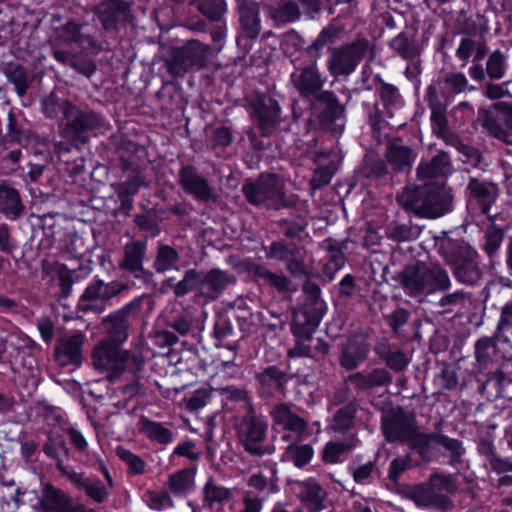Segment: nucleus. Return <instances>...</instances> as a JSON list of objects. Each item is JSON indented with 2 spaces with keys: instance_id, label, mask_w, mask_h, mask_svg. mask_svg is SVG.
I'll return each instance as SVG.
<instances>
[{
  "instance_id": "obj_1",
  "label": "nucleus",
  "mask_w": 512,
  "mask_h": 512,
  "mask_svg": "<svg viewBox=\"0 0 512 512\" xmlns=\"http://www.w3.org/2000/svg\"><path fill=\"white\" fill-rule=\"evenodd\" d=\"M434 240L438 253L453 267L454 274L460 282L475 284L481 278L477 251L469 244L451 238L445 231L435 235Z\"/></svg>"
},
{
  "instance_id": "obj_2",
  "label": "nucleus",
  "mask_w": 512,
  "mask_h": 512,
  "mask_svg": "<svg viewBox=\"0 0 512 512\" xmlns=\"http://www.w3.org/2000/svg\"><path fill=\"white\" fill-rule=\"evenodd\" d=\"M401 283L405 293L412 297L443 292L451 286L447 271L438 264L406 267L402 272Z\"/></svg>"
},
{
  "instance_id": "obj_3",
  "label": "nucleus",
  "mask_w": 512,
  "mask_h": 512,
  "mask_svg": "<svg viewBox=\"0 0 512 512\" xmlns=\"http://www.w3.org/2000/svg\"><path fill=\"white\" fill-rule=\"evenodd\" d=\"M92 363L97 370L107 373L110 377H116L125 370H140L143 360L137 355H131L120 345L102 340L93 350Z\"/></svg>"
},
{
  "instance_id": "obj_4",
  "label": "nucleus",
  "mask_w": 512,
  "mask_h": 512,
  "mask_svg": "<svg viewBox=\"0 0 512 512\" xmlns=\"http://www.w3.org/2000/svg\"><path fill=\"white\" fill-rule=\"evenodd\" d=\"M56 106H59L64 115L65 126L62 134L72 143L84 142L86 130L94 128L99 122L96 114L81 112L68 101L59 103L53 94L44 102V112L47 116H54Z\"/></svg>"
},
{
  "instance_id": "obj_5",
  "label": "nucleus",
  "mask_w": 512,
  "mask_h": 512,
  "mask_svg": "<svg viewBox=\"0 0 512 512\" xmlns=\"http://www.w3.org/2000/svg\"><path fill=\"white\" fill-rule=\"evenodd\" d=\"M235 428L240 443L248 453L257 456L271 453V449L265 444L268 425L262 417L246 415L238 421Z\"/></svg>"
},
{
  "instance_id": "obj_6",
  "label": "nucleus",
  "mask_w": 512,
  "mask_h": 512,
  "mask_svg": "<svg viewBox=\"0 0 512 512\" xmlns=\"http://www.w3.org/2000/svg\"><path fill=\"white\" fill-rule=\"evenodd\" d=\"M456 491V486L450 476L435 474L429 482L415 487L411 492V499L422 507H446L449 504L448 496Z\"/></svg>"
},
{
  "instance_id": "obj_7",
  "label": "nucleus",
  "mask_w": 512,
  "mask_h": 512,
  "mask_svg": "<svg viewBox=\"0 0 512 512\" xmlns=\"http://www.w3.org/2000/svg\"><path fill=\"white\" fill-rule=\"evenodd\" d=\"M243 191L251 204L276 209L285 204L283 181L276 175H263L256 183L245 185Z\"/></svg>"
},
{
  "instance_id": "obj_8",
  "label": "nucleus",
  "mask_w": 512,
  "mask_h": 512,
  "mask_svg": "<svg viewBox=\"0 0 512 512\" xmlns=\"http://www.w3.org/2000/svg\"><path fill=\"white\" fill-rule=\"evenodd\" d=\"M126 289V285L102 280L95 281L87 286L79 300V308L82 311H104L106 302L119 295Z\"/></svg>"
},
{
  "instance_id": "obj_9",
  "label": "nucleus",
  "mask_w": 512,
  "mask_h": 512,
  "mask_svg": "<svg viewBox=\"0 0 512 512\" xmlns=\"http://www.w3.org/2000/svg\"><path fill=\"white\" fill-rule=\"evenodd\" d=\"M367 49L368 43L365 41H358L345 47L333 49L328 62L330 72L335 76L352 73Z\"/></svg>"
},
{
  "instance_id": "obj_10",
  "label": "nucleus",
  "mask_w": 512,
  "mask_h": 512,
  "mask_svg": "<svg viewBox=\"0 0 512 512\" xmlns=\"http://www.w3.org/2000/svg\"><path fill=\"white\" fill-rule=\"evenodd\" d=\"M139 304V300H134L103 320L102 324L106 334L104 340L121 345L128 339L129 317Z\"/></svg>"
},
{
  "instance_id": "obj_11",
  "label": "nucleus",
  "mask_w": 512,
  "mask_h": 512,
  "mask_svg": "<svg viewBox=\"0 0 512 512\" xmlns=\"http://www.w3.org/2000/svg\"><path fill=\"white\" fill-rule=\"evenodd\" d=\"M413 428V420L401 409L390 410L383 416L382 429L388 441H406Z\"/></svg>"
},
{
  "instance_id": "obj_12",
  "label": "nucleus",
  "mask_w": 512,
  "mask_h": 512,
  "mask_svg": "<svg viewBox=\"0 0 512 512\" xmlns=\"http://www.w3.org/2000/svg\"><path fill=\"white\" fill-rule=\"evenodd\" d=\"M345 126L344 107L330 92L322 93V130L340 134Z\"/></svg>"
},
{
  "instance_id": "obj_13",
  "label": "nucleus",
  "mask_w": 512,
  "mask_h": 512,
  "mask_svg": "<svg viewBox=\"0 0 512 512\" xmlns=\"http://www.w3.org/2000/svg\"><path fill=\"white\" fill-rule=\"evenodd\" d=\"M199 294L209 299H216L230 284L234 277L220 269L198 271Z\"/></svg>"
},
{
  "instance_id": "obj_14",
  "label": "nucleus",
  "mask_w": 512,
  "mask_h": 512,
  "mask_svg": "<svg viewBox=\"0 0 512 512\" xmlns=\"http://www.w3.org/2000/svg\"><path fill=\"white\" fill-rule=\"evenodd\" d=\"M270 416L273 426H279L300 438L307 434L306 421L294 413L287 404L275 405L270 411Z\"/></svg>"
},
{
  "instance_id": "obj_15",
  "label": "nucleus",
  "mask_w": 512,
  "mask_h": 512,
  "mask_svg": "<svg viewBox=\"0 0 512 512\" xmlns=\"http://www.w3.org/2000/svg\"><path fill=\"white\" fill-rule=\"evenodd\" d=\"M83 341L84 334L80 332L62 337L55 348V356L58 363L62 366L80 363Z\"/></svg>"
},
{
  "instance_id": "obj_16",
  "label": "nucleus",
  "mask_w": 512,
  "mask_h": 512,
  "mask_svg": "<svg viewBox=\"0 0 512 512\" xmlns=\"http://www.w3.org/2000/svg\"><path fill=\"white\" fill-rule=\"evenodd\" d=\"M38 504L42 510L51 512H71L75 506L67 493L50 483L44 484Z\"/></svg>"
},
{
  "instance_id": "obj_17",
  "label": "nucleus",
  "mask_w": 512,
  "mask_h": 512,
  "mask_svg": "<svg viewBox=\"0 0 512 512\" xmlns=\"http://www.w3.org/2000/svg\"><path fill=\"white\" fill-rule=\"evenodd\" d=\"M451 195L444 188L425 183L424 206L425 209L436 210L432 214H421L428 218H438L447 213L451 207Z\"/></svg>"
},
{
  "instance_id": "obj_18",
  "label": "nucleus",
  "mask_w": 512,
  "mask_h": 512,
  "mask_svg": "<svg viewBox=\"0 0 512 512\" xmlns=\"http://www.w3.org/2000/svg\"><path fill=\"white\" fill-rule=\"evenodd\" d=\"M180 182L187 192L199 199L208 200L214 197L213 189L207 181L191 167H185L181 170Z\"/></svg>"
},
{
  "instance_id": "obj_19",
  "label": "nucleus",
  "mask_w": 512,
  "mask_h": 512,
  "mask_svg": "<svg viewBox=\"0 0 512 512\" xmlns=\"http://www.w3.org/2000/svg\"><path fill=\"white\" fill-rule=\"evenodd\" d=\"M469 197L481 206L483 214H487L497 197V187L491 182L471 178L467 187Z\"/></svg>"
},
{
  "instance_id": "obj_20",
  "label": "nucleus",
  "mask_w": 512,
  "mask_h": 512,
  "mask_svg": "<svg viewBox=\"0 0 512 512\" xmlns=\"http://www.w3.org/2000/svg\"><path fill=\"white\" fill-rule=\"evenodd\" d=\"M450 158L447 153L441 152L429 161H422L417 169L418 180L426 184L439 176H443L450 170Z\"/></svg>"
},
{
  "instance_id": "obj_21",
  "label": "nucleus",
  "mask_w": 512,
  "mask_h": 512,
  "mask_svg": "<svg viewBox=\"0 0 512 512\" xmlns=\"http://www.w3.org/2000/svg\"><path fill=\"white\" fill-rule=\"evenodd\" d=\"M482 126L496 139L512 145V108L504 113V126L483 110Z\"/></svg>"
},
{
  "instance_id": "obj_22",
  "label": "nucleus",
  "mask_w": 512,
  "mask_h": 512,
  "mask_svg": "<svg viewBox=\"0 0 512 512\" xmlns=\"http://www.w3.org/2000/svg\"><path fill=\"white\" fill-rule=\"evenodd\" d=\"M295 493L309 512L320 511V486L315 478L297 481L293 487Z\"/></svg>"
},
{
  "instance_id": "obj_23",
  "label": "nucleus",
  "mask_w": 512,
  "mask_h": 512,
  "mask_svg": "<svg viewBox=\"0 0 512 512\" xmlns=\"http://www.w3.org/2000/svg\"><path fill=\"white\" fill-rule=\"evenodd\" d=\"M425 183L423 186L406 187L397 197L398 203L408 211H412L418 215L432 214L436 210L425 209L424 206Z\"/></svg>"
},
{
  "instance_id": "obj_24",
  "label": "nucleus",
  "mask_w": 512,
  "mask_h": 512,
  "mask_svg": "<svg viewBox=\"0 0 512 512\" xmlns=\"http://www.w3.org/2000/svg\"><path fill=\"white\" fill-rule=\"evenodd\" d=\"M259 125L264 133H269L270 129L278 122L280 106L269 96H262L258 100L255 108Z\"/></svg>"
},
{
  "instance_id": "obj_25",
  "label": "nucleus",
  "mask_w": 512,
  "mask_h": 512,
  "mask_svg": "<svg viewBox=\"0 0 512 512\" xmlns=\"http://www.w3.org/2000/svg\"><path fill=\"white\" fill-rule=\"evenodd\" d=\"M146 253V243L132 240L124 246L123 260L119 266L121 269L137 273L143 269V259Z\"/></svg>"
},
{
  "instance_id": "obj_26",
  "label": "nucleus",
  "mask_w": 512,
  "mask_h": 512,
  "mask_svg": "<svg viewBox=\"0 0 512 512\" xmlns=\"http://www.w3.org/2000/svg\"><path fill=\"white\" fill-rule=\"evenodd\" d=\"M391 381L389 372L385 369H374L371 372H358L348 377V383L356 389L366 390L381 386Z\"/></svg>"
},
{
  "instance_id": "obj_27",
  "label": "nucleus",
  "mask_w": 512,
  "mask_h": 512,
  "mask_svg": "<svg viewBox=\"0 0 512 512\" xmlns=\"http://www.w3.org/2000/svg\"><path fill=\"white\" fill-rule=\"evenodd\" d=\"M368 354V345L363 337H356L349 340L343 348L341 365L346 369H354L362 363Z\"/></svg>"
},
{
  "instance_id": "obj_28",
  "label": "nucleus",
  "mask_w": 512,
  "mask_h": 512,
  "mask_svg": "<svg viewBox=\"0 0 512 512\" xmlns=\"http://www.w3.org/2000/svg\"><path fill=\"white\" fill-rule=\"evenodd\" d=\"M386 157L394 169L403 171L410 169L416 158V154L407 146L392 143L387 149Z\"/></svg>"
},
{
  "instance_id": "obj_29",
  "label": "nucleus",
  "mask_w": 512,
  "mask_h": 512,
  "mask_svg": "<svg viewBox=\"0 0 512 512\" xmlns=\"http://www.w3.org/2000/svg\"><path fill=\"white\" fill-rule=\"evenodd\" d=\"M138 429L149 440L159 444H168L172 441V433L163 424L149 420L147 417L142 416L138 421Z\"/></svg>"
},
{
  "instance_id": "obj_30",
  "label": "nucleus",
  "mask_w": 512,
  "mask_h": 512,
  "mask_svg": "<svg viewBox=\"0 0 512 512\" xmlns=\"http://www.w3.org/2000/svg\"><path fill=\"white\" fill-rule=\"evenodd\" d=\"M23 209L19 193L9 186L0 185V212L7 217L16 218Z\"/></svg>"
},
{
  "instance_id": "obj_31",
  "label": "nucleus",
  "mask_w": 512,
  "mask_h": 512,
  "mask_svg": "<svg viewBox=\"0 0 512 512\" xmlns=\"http://www.w3.org/2000/svg\"><path fill=\"white\" fill-rule=\"evenodd\" d=\"M296 86L303 96L315 100L319 99L320 86L316 68L307 67L303 69L299 78L296 80Z\"/></svg>"
},
{
  "instance_id": "obj_32",
  "label": "nucleus",
  "mask_w": 512,
  "mask_h": 512,
  "mask_svg": "<svg viewBox=\"0 0 512 512\" xmlns=\"http://www.w3.org/2000/svg\"><path fill=\"white\" fill-rule=\"evenodd\" d=\"M232 492L230 489L208 480L203 488V503L209 508H217L230 501Z\"/></svg>"
},
{
  "instance_id": "obj_33",
  "label": "nucleus",
  "mask_w": 512,
  "mask_h": 512,
  "mask_svg": "<svg viewBox=\"0 0 512 512\" xmlns=\"http://www.w3.org/2000/svg\"><path fill=\"white\" fill-rule=\"evenodd\" d=\"M126 5L121 0H108L97 7V14L104 29H113L120 13H125Z\"/></svg>"
},
{
  "instance_id": "obj_34",
  "label": "nucleus",
  "mask_w": 512,
  "mask_h": 512,
  "mask_svg": "<svg viewBox=\"0 0 512 512\" xmlns=\"http://www.w3.org/2000/svg\"><path fill=\"white\" fill-rule=\"evenodd\" d=\"M195 472L192 469H183L171 474L167 485L175 495L184 494L193 489Z\"/></svg>"
},
{
  "instance_id": "obj_35",
  "label": "nucleus",
  "mask_w": 512,
  "mask_h": 512,
  "mask_svg": "<svg viewBox=\"0 0 512 512\" xmlns=\"http://www.w3.org/2000/svg\"><path fill=\"white\" fill-rule=\"evenodd\" d=\"M388 238L397 242L416 240L421 234V228L411 223H392L388 226Z\"/></svg>"
},
{
  "instance_id": "obj_36",
  "label": "nucleus",
  "mask_w": 512,
  "mask_h": 512,
  "mask_svg": "<svg viewBox=\"0 0 512 512\" xmlns=\"http://www.w3.org/2000/svg\"><path fill=\"white\" fill-rule=\"evenodd\" d=\"M391 47L406 60L414 59L420 53L419 45L415 39L404 33H400L391 41Z\"/></svg>"
},
{
  "instance_id": "obj_37",
  "label": "nucleus",
  "mask_w": 512,
  "mask_h": 512,
  "mask_svg": "<svg viewBox=\"0 0 512 512\" xmlns=\"http://www.w3.org/2000/svg\"><path fill=\"white\" fill-rule=\"evenodd\" d=\"M265 11L270 18L279 23L294 21L299 16V8L292 0H283L279 8L267 6Z\"/></svg>"
},
{
  "instance_id": "obj_38",
  "label": "nucleus",
  "mask_w": 512,
  "mask_h": 512,
  "mask_svg": "<svg viewBox=\"0 0 512 512\" xmlns=\"http://www.w3.org/2000/svg\"><path fill=\"white\" fill-rule=\"evenodd\" d=\"M178 260L179 255L174 248L168 245H159L154 261V268L157 272L163 273L176 268Z\"/></svg>"
},
{
  "instance_id": "obj_39",
  "label": "nucleus",
  "mask_w": 512,
  "mask_h": 512,
  "mask_svg": "<svg viewBox=\"0 0 512 512\" xmlns=\"http://www.w3.org/2000/svg\"><path fill=\"white\" fill-rule=\"evenodd\" d=\"M240 21L248 37L255 38L259 34L260 21L255 4L246 5L240 9Z\"/></svg>"
},
{
  "instance_id": "obj_40",
  "label": "nucleus",
  "mask_w": 512,
  "mask_h": 512,
  "mask_svg": "<svg viewBox=\"0 0 512 512\" xmlns=\"http://www.w3.org/2000/svg\"><path fill=\"white\" fill-rule=\"evenodd\" d=\"M313 457V449L310 445L291 444L286 448L284 458L291 461L297 467L306 465Z\"/></svg>"
},
{
  "instance_id": "obj_41",
  "label": "nucleus",
  "mask_w": 512,
  "mask_h": 512,
  "mask_svg": "<svg viewBox=\"0 0 512 512\" xmlns=\"http://www.w3.org/2000/svg\"><path fill=\"white\" fill-rule=\"evenodd\" d=\"M341 160V152L337 147L332 148L328 154L322 151V184L329 182L338 169Z\"/></svg>"
},
{
  "instance_id": "obj_42",
  "label": "nucleus",
  "mask_w": 512,
  "mask_h": 512,
  "mask_svg": "<svg viewBox=\"0 0 512 512\" xmlns=\"http://www.w3.org/2000/svg\"><path fill=\"white\" fill-rule=\"evenodd\" d=\"M454 146L463 156V162L470 163L472 166L479 169H484L488 165L478 149L460 141H455Z\"/></svg>"
},
{
  "instance_id": "obj_43",
  "label": "nucleus",
  "mask_w": 512,
  "mask_h": 512,
  "mask_svg": "<svg viewBox=\"0 0 512 512\" xmlns=\"http://www.w3.org/2000/svg\"><path fill=\"white\" fill-rule=\"evenodd\" d=\"M180 49L182 51V55L186 56L193 66L201 65L205 61L208 53V48L198 40H191Z\"/></svg>"
},
{
  "instance_id": "obj_44",
  "label": "nucleus",
  "mask_w": 512,
  "mask_h": 512,
  "mask_svg": "<svg viewBox=\"0 0 512 512\" xmlns=\"http://www.w3.org/2000/svg\"><path fill=\"white\" fill-rule=\"evenodd\" d=\"M486 71L491 79H501L506 72V58L500 51L492 52L487 60Z\"/></svg>"
},
{
  "instance_id": "obj_45",
  "label": "nucleus",
  "mask_w": 512,
  "mask_h": 512,
  "mask_svg": "<svg viewBox=\"0 0 512 512\" xmlns=\"http://www.w3.org/2000/svg\"><path fill=\"white\" fill-rule=\"evenodd\" d=\"M352 449L349 443L329 442L322 452V458L325 462L334 464L342 461V456Z\"/></svg>"
},
{
  "instance_id": "obj_46",
  "label": "nucleus",
  "mask_w": 512,
  "mask_h": 512,
  "mask_svg": "<svg viewBox=\"0 0 512 512\" xmlns=\"http://www.w3.org/2000/svg\"><path fill=\"white\" fill-rule=\"evenodd\" d=\"M198 270L190 269L186 271L183 279L174 286L176 296H184L188 292L195 290L199 293Z\"/></svg>"
},
{
  "instance_id": "obj_47",
  "label": "nucleus",
  "mask_w": 512,
  "mask_h": 512,
  "mask_svg": "<svg viewBox=\"0 0 512 512\" xmlns=\"http://www.w3.org/2000/svg\"><path fill=\"white\" fill-rule=\"evenodd\" d=\"M149 507L154 510H164L173 506V501L166 490H153L145 493Z\"/></svg>"
},
{
  "instance_id": "obj_48",
  "label": "nucleus",
  "mask_w": 512,
  "mask_h": 512,
  "mask_svg": "<svg viewBox=\"0 0 512 512\" xmlns=\"http://www.w3.org/2000/svg\"><path fill=\"white\" fill-rule=\"evenodd\" d=\"M328 261L325 264L324 272L329 280H332L333 274L340 270L345 262L344 255L338 248L330 245L328 248Z\"/></svg>"
},
{
  "instance_id": "obj_49",
  "label": "nucleus",
  "mask_w": 512,
  "mask_h": 512,
  "mask_svg": "<svg viewBox=\"0 0 512 512\" xmlns=\"http://www.w3.org/2000/svg\"><path fill=\"white\" fill-rule=\"evenodd\" d=\"M83 491L90 499L98 504L104 502L109 495L106 486L100 480L96 479H89Z\"/></svg>"
},
{
  "instance_id": "obj_50",
  "label": "nucleus",
  "mask_w": 512,
  "mask_h": 512,
  "mask_svg": "<svg viewBox=\"0 0 512 512\" xmlns=\"http://www.w3.org/2000/svg\"><path fill=\"white\" fill-rule=\"evenodd\" d=\"M242 507L237 509L234 505H230L223 512H261L263 508L262 500L252 495L250 491H246L242 498Z\"/></svg>"
},
{
  "instance_id": "obj_51",
  "label": "nucleus",
  "mask_w": 512,
  "mask_h": 512,
  "mask_svg": "<svg viewBox=\"0 0 512 512\" xmlns=\"http://www.w3.org/2000/svg\"><path fill=\"white\" fill-rule=\"evenodd\" d=\"M502 240L503 233L501 230L491 227L486 231L483 249L488 254L489 257H492L498 251V249L501 246Z\"/></svg>"
},
{
  "instance_id": "obj_52",
  "label": "nucleus",
  "mask_w": 512,
  "mask_h": 512,
  "mask_svg": "<svg viewBox=\"0 0 512 512\" xmlns=\"http://www.w3.org/2000/svg\"><path fill=\"white\" fill-rule=\"evenodd\" d=\"M192 66L193 64L186 56L182 55L181 49H178L173 59L168 63V70L171 75L177 77L184 75Z\"/></svg>"
},
{
  "instance_id": "obj_53",
  "label": "nucleus",
  "mask_w": 512,
  "mask_h": 512,
  "mask_svg": "<svg viewBox=\"0 0 512 512\" xmlns=\"http://www.w3.org/2000/svg\"><path fill=\"white\" fill-rule=\"evenodd\" d=\"M476 359L481 364L488 363L495 354V343L490 338H483L476 343Z\"/></svg>"
},
{
  "instance_id": "obj_54",
  "label": "nucleus",
  "mask_w": 512,
  "mask_h": 512,
  "mask_svg": "<svg viewBox=\"0 0 512 512\" xmlns=\"http://www.w3.org/2000/svg\"><path fill=\"white\" fill-rule=\"evenodd\" d=\"M354 411L350 407H344L339 409L334 415L331 429L335 431H344L347 430L353 419Z\"/></svg>"
},
{
  "instance_id": "obj_55",
  "label": "nucleus",
  "mask_w": 512,
  "mask_h": 512,
  "mask_svg": "<svg viewBox=\"0 0 512 512\" xmlns=\"http://www.w3.org/2000/svg\"><path fill=\"white\" fill-rule=\"evenodd\" d=\"M10 78L15 85L17 94L23 96L31 83V77L23 68L17 66L11 71Z\"/></svg>"
},
{
  "instance_id": "obj_56",
  "label": "nucleus",
  "mask_w": 512,
  "mask_h": 512,
  "mask_svg": "<svg viewBox=\"0 0 512 512\" xmlns=\"http://www.w3.org/2000/svg\"><path fill=\"white\" fill-rule=\"evenodd\" d=\"M201 10L211 20H218L226 12V3L224 0H206Z\"/></svg>"
},
{
  "instance_id": "obj_57",
  "label": "nucleus",
  "mask_w": 512,
  "mask_h": 512,
  "mask_svg": "<svg viewBox=\"0 0 512 512\" xmlns=\"http://www.w3.org/2000/svg\"><path fill=\"white\" fill-rule=\"evenodd\" d=\"M117 454L128 465L132 473L141 474L144 472L145 463L140 457L126 449H119Z\"/></svg>"
},
{
  "instance_id": "obj_58",
  "label": "nucleus",
  "mask_w": 512,
  "mask_h": 512,
  "mask_svg": "<svg viewBox=\"0 0 512 512\" xmlns=\"http://www.w3.org/2000/svg\"><path fill=\"white\" fill-rule=\"evenodd\" d=\"M80 26L74 22H68L64 27L59 29L58 37L64 42L84 43V38L80 32Z\"/></svg>"
},
{
  "instance_id": "obj_59",
  "label": "nucleus",
  "mask_w": 512,
  "mask_h": 512,
  "mask_svg": "<svg viewBox=\"0 0 512 512\" xmlns=\"http://www.w3.org/2000/svg\"><path fill=\"white\" fill-rule=\"evenodd\" d=\"M410 362V358L399 350H391L386 356V364L393 370L402 371Z\"/></svg>"
},
{
  "instance_id": "obj_60",
  "label": "nucleus",
  "mask_w": 512,
  "mask_h": 512,
  "mask_svg": "<svg viewBox=\"0 0 512 512\" xmlns=\"http://www.w3.org/2000/svg\"><path fill=\"white\" fill-rule=\"evenodd\" d=\"M144 180L139 173H136L130 180L124 181L119 184L118 194L121 197H126L135 194L139 187L144 185Z\"/></svg>"
},
{
  "instance_id": "obj_61",
  "label": "nucleus",
  "mask_w": 512,
  "mask_h": 512,
  "mask_svg": "<svg viewBox=\"0 0 512 512\" xmlns=\"http://www.w3.org/2000/svg\"><path fill=\"white\" fill-rule=\"evenodd\" d=\"M445 84L454 93H461L466 89L468 80L463 73H452L447 75Z\"/></svg>"
},
{
  "instance_id": "obj_62",
  "label": "nucleus",
  "mask_w": 512,
  "mask_h": 512,
  "mask_svg": "<svg viewBox=\"0 0 512 512\" xmlns=\"http://www.w3.org/2000/svg\"><path fill=\"white\" fill-rule=\"evenodd\" d=\"M434 439L435 443L445 447L455 456H461L464 452L461 442L457 439H452L445 435H436Z\"/></svg>"
},
{
  "instance_id": "obj_63",
  "label": "nucleus",
  "mask_w": 512,
  "mask_h": 512,
  "mask_svg": "<svg viewBox=\"0 0 512 512\" xmlns=\"http://www.w3.org/2000/svg\"><path fill=\"white\" fill-rule=\"evenodd\" d=\"M436 435L437 434L428 435V434L420 433V432L416 431V429L414 427L413 432L411 433V436H409L406 441H409L411 446H413L414 448L424 450L430 444V442H435L434 437Z\"/></svg>"
},
{
  "instance_id": "obj_64",
  "label": "nucleus",
  "mask_w": 512,
  "mask_h": 512,
  "mask_svg": "<svg viewBox=\"0 0 512 512\" xmlns=\"http://www.w3.org/2000/svg\"><path fill=\"white\" fill-rule=\"evenodd\" d=\"M209 401V393L206 390H197L187 401L189 410H199Z\"/></svg>"
}]
</instances>
